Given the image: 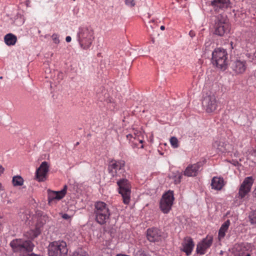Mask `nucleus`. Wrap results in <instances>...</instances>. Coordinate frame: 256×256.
<instances>
[{
  "mask_svg": "<svg viewBox=\"0 0 256 256\" xmlns=\"http://www.w3.org/2000/svg\"><path fill=\"white\" fill-rule=\"evenodd\" d=\"M94 214L96 222L100 224H106L110 216L108 205L100 201L95 203Z\"/></svg>",
  "mask_w": 256,
  "mask_h": 256,
  "instance_id": "1",
  "label": "nucleus"
},
{
  "mask_svg": "<svg viewBox=\"0 0 256 256\" xmlns=\"http://www.w3.org/2000/svg\"><path fill=\"white\" fill-rule=\"evenodd\" d=\"M78 41L82 48L88 50L94 40V32L91 28L84 27L80 28L78 34Z\"/></svg>",
  "mask_w": 256,
  "mask_h": 256,
  "instance_id": "2",
  "label": "nucleus"
},
{
  "mask_svg": "<svg viewBox=\"0 0 256 256\" xmlns=\"http://www.w3.org/2000/svg\"><path fill=\"white\" fill-rule=\"evenodd\" d=\"M125 162L123 160H112L108 168L109 174L112 176V182H114L125 172Z\"/></svg>",
  "mask_w": 256,
  "mask_h": 256,
  "instance_id": "3",
  "label": "nucleus"
},
{
  "mask_svg": "<svg viewBox=\"0 0 256 256\" xmlns=\"http://www.w3.org/2000/svg\"><path fill=\"white\" fill-rule=\"evenodd\" d=\"M48 256H66L68 248L66 243L62 241H54L48 246Z\"/></svg>",
  "mask_w": 256,
  "mask_h": 256,
  "instance_id": "4",
  "label": "nucleus"
},
{
  "mask_svg": "<svg viewBox=\"0 0 256 256\" xmlns=\"http://www.w3.org/2000/svg\"><path fill=\"white\" fill-rule=\"evenodd\" d=\"M116 180L118 193L122 198L123 202L128 204L130 200L131 185L128 180L126 178L117 179Z\"/></svg>",
  "mask_w": 256,
  "mask_h": 256,
  "instance_id": "5",
  "label": "nucleus"
},
{
  "mask_svg": "<svg viewBox=\"0 0 256 256\" xmlns=\"http://www.w3.org/2000/svg\"><path fill=\"white\" fill-rule=\"evenodd\" d=\"M13 251L15 252H30L33 250L34 244L30 240L16 239L10 243Z\"/></svg>",
  "mask_w": 256,
  "mask_h": 256,
  "instance_id": "6",
  "label": "nucleus"
},
{
  "mask_svg": "<svg viewBox=\"0 0 256 256\" xmlns=\"http://www.w3.org/2000/svg\"><path fill=\"white\" fill-rule=\"evenodd\" d=\"M228 54L223 48H217L212 53V61L214 64L220 68H226L227 65Z\"/></svg>",
  "mask_w": 256,
  "mask_h": 256,
  "instance_id": "7",
  "label": "nucleus"
},
{
  "mask_svg": "<svg viewBox=\"0 0 256 256\" xmlns=\"http://www.w3.org/2000/svg\"><path fill=\"white\" fill-rule=\"evenodd\" d=\"M230 30V24L226 16H218L214 26V34L219 36H223Z\"/></svg>",
  "mask_w": 256,
  "mask_h": 256,
  "instance_id": "8",
  "label": "nucleus"
},
{
  "mask_svg": "<svg viewBox=\"0 0 256 256\" xmlns=\"http://www.w3.org/2000/svg\"><path fill=\"white\" fill-rule=\"evenodd\" d=\"M174 200L173 191L169 190L164 194L161 198L160 204V210L164 214H168L172 208Z\"/></svg>",
  "mask_w": 256,
  "mask_h": 256,
  "instance_id": "9",
  "label": "nucleus"
},
{
  "mask_svg": "<svg viewBox=\"0 0 256 256\" xmlns=\"http://www.w3.org/2000/svg\"><path fill=\"white\" fill-rule=\"evenodd\" d=\"M212 147L218 153H230L233 150L232 145L230 144L224 138L216 140L212 143Z\"/></svg>",
  "mask_w": 256,
  "mask_h": 256,
  "instance_id": "10",
  "label": "nucleus"
},
{
  "mask_svg": "<svg viewBox=\"0 0 256 256\" xmlns=\"http://www.w3.org/2000/svg\"><path fill=\"white\" fill-rule=\"evenodd\" d=\"M202 106L207 113H212L218 108V103L214 94L205 96L203 100Z\"/></svg>",
  "mask_w": 256,
  "mask_h": 256,
  "instance_id": "11",
  "label": "nucleus"
},
{
  "mask_svg": "<svg viewBox=\"0 0 256 256\" xmlns=\"http://www.w3.org/2000/svg\"><path fill=\"white\" fill-rule=\"evenodd\" d=\"M254 183V179L252 176H248L244 178L241 184L238 192V198H244L250 192Z\"/></svg>",
  "mask_w": 256,
  "mask_h": 256,
  "instance_id": "12",
  "label": "nucleus"
},
{
  "mask_svg": "<svg viewBox=\"0 0 256 256\" xmlns=\"http://www.w3.org/2000/svg\"><path fill=\"white\" fill-rule=\"evenodd\" d=\"M213 242V238L212 236H207L200 242L198 243L196 246V252L200 255L206 254L208 249L212 246Z\"/></svg>",
  "mask_w": 256,
  "mask_h": 256,
  "instance_id": "13",
  "label": "nucleus"
},
{
  "mask_svg": "<svg viewBox=\"0 0 256 256\" xmlns=\"http://www.w3.org/2000/svg\"><path fill=\"white\" fill-rule=\"evenodd\" d=\"M67 188V186L64 185L63 189L60 191L48 190V203L50 204L54 200H59L64 198L66 193Z\"/></svg>",
  "mask_w": 256,
  "mask_h": 256,
  "instance_id": "14",
  "label": "nucleus"
},
{
  "mask_svg": "<svg viewBox=\"0 0 256 256\" xmlns=\"http://www.w3.org/2000/svg\"><path fill=\"white\" fill-rule=\"evenodd\" d=\"M246 62L244 60L236 59L232 64V68L236 74H243L246 71Z\"/></svg>",
  "mask_w": 256,
  "mask_h": 256,
  "instance_id": "15",
  "label": "nucleus"
},
{
  "mask_svg": "<svg viewBox=\"0 0 256 256\" xmlns=\"http://www.w3.org/2000/svg\"><path fill=\"white\" fill-rule=\"evenodd\" d=\"M194 246V244L192 239L190 237L187 236L184 238L180 250L187 256H190L192 254Z\"/></svg>",
  "mask_w": 256,
  "mask_h": 256,
  "instance_id": "16",
  "label": "nucleus"
},
{
  "mask_svg": "<svg viewBox=\"0 0 256 256\" xmlns=\"http://www.w3.org/2000/svg\"><path fill=\"white\" fill-rule=\"evenodd\" d=\"M48 171V166L46 162H43L36 171V177L39 182H44Z\"/></svg>",
  "mask_w": 256,
  "mask_h": 256,
  "instance_id": "17",
  "label": "nucleus"
},
{
  "mask_svg": "<svg viewBox=\"0 0 256 256\" xmlns=\"http://www.w3.org/2000/svg\"><path fill=\"white\" fill-rule=\"evenodd\" d=\"M202 166V164L200 162L190 164L186 168L184 174L189 177L195 176L198 174V172Z\"/></svg>",
  "mask_w": 256,
  "mask_h": 256,
  "instance_id": "18",
  "label": "nucleus"
},
{
  "mask_svg": "<svg viewBox=\"0 0 256 256\" xmlns=\"http://www.w3.org/2000/svg\"><path fill=\"white\" fill-rule=\"evenodd\" d=\"M230 4L229 0H214L211 2V5L214 11L219 12L220 10H224Z\"/></svg>",
  "mask_w": 256,
  "mask_h": 256,
  "instance_id": "19",
  "label": "nucleus"
},
{
  "mask_svg": "<svg viewBox=\"0 0 256 256\" xmlns=\"http://www.w3.org/2000/svg\"><path fill=\"white\" fill-rule=\"evenodd\" d=\"M146 236L150 242L159 241L161 238V232L156 228H149L147 230Z\"/></svg>",
  "mask_w": 256,
  "mask_h": 256,
  "instance_id": "20",
  "label": "nucleus"
},
{
  "mask_svg": "<svg viewBox=\"0 0 256 256\" xmlns=\"http://www.w3.org/2000/svg\"><path fill=\"white\" fill-rule=\"evenodd\" d=\"M224 186V180L222 178L214 176L212 180L211 186L212 189L220 190Z\"/></svg>",
  "mask_w": 256,
  "mask_h": 256,
  "instance_id": "21",
  "label": "nucleus"
},
{
  "mask_svg": "<svg viewBox=\"0 0 256 256\" xmlns=\"http://www.w3.org/2000/svg\"><path fill=\"white\" fill-rule=\"evenodd\" d=\"M230 220H228L222 225L218 231L219 240H221L226 235V232H227L228 227L230 225Z\"/></svg>",
  "mask_w": 256,
  "mask_h": 256,
  "instance_id": "22",
  "label": "nucleus"
},
{
  "mask_svg": "<svg viewBox=\"0 0 256 256\" xmlns=\"http://www.w3.org/2000/svg\"><path fill=\"white\" fill-rule=\"evenodd\" d=\"M4 40L6 45L14 46L16 42L17 38L15 35L10 33L4 36Z\"/></svg>",
  "mask_w": 256,
  "mask_h": 256,
  "instance_id": "23",
  "label": "nucleus"
},
{
  "mask_svg": "<svg viewBox=\"0 0 256 256\" xmlns=\"http://www.w3.org/2000/svg\"><path fill=\"white\" fill-rule=\"evenodd\" d=\"M40 233L38 228H35L34 230H30L24 234V236L30 240H34L36 238Z\"/></svg>",
  "mask_w": 256,
  "mask_h": 256,
  "instance_id": "24",
  "label": "nucleus"
},
{
  "mask_svg": "<svg viewBox=\"0 0 256 256\" xmlns=\"http://www.w3.org/2000/svg\"><path fill=\"white\" fill-rule=\"evenodd\" d=\"M182 177V173L178 171H176V172H173L170 176V178L174 180L175 184L180 183Z\"/></svg>",
  "mask_w": 256,
  "mask_h": 256,
  "instance_id": "25",
  "label": "nucleus"
},
{
  "mask_svg": "<svg viewBox=\"0 0 256 256\" xmlns=\"http://www.w3.org/2000/svg\"><path fill=\"white\" fill-rule=\"evenodd\" d=\"M24 179L21 176H16L12 178V182L14 186H22L24 184Z\"/></svg>",
  "mask_w": 256,
  "mask_h": 256,
  "instance_id": "26",
  "label": "nucleus"
},
{
  "mask_svg": "<svg viewBox=\"0 0 256 256\" xmlns=\"http://www.w3.org/2000/svg\"><path fill=\"white\" fill-rule=\"evenodd\" d=\"M105 100L108 104V107L110 110H114L117 108L116 102L112 98H107Z\"/></svg>",
  "mask_w": 256,
  "mask_h": 256,
  "instance_id": "27",
  "label": "nucleus"
},
{
  "mask_svg": "<svg viewBox=\"0 0 256 256\" xmlns=\"http://www.w3.org/2000/svg\"><path fill=\"white\" fill-rule=\"evenodd\" d=\"M143 140H138L134 138V140L132 142V146L133 148H143L144 146L142 144Z\"/></svg>",
  "mask_w": 256,
  "mask_h": 256,
  "instance_id": "28",
  "label": "nucleus"
},
{
  "mask_svg": "<svg viewBox=\"0 0 256 256\" xmlns=\"http://www.w3.org/2000/svg\"><path fill=\"white\" fill-rule=\"evenodd\" d=\"M249 218L252 224H256V210L251 212L249 216Z\"/></svg>",
  "mask_w": 256,
  "mask_h": 256,
  "instance_id": "29",
  "label": "nucleus"
},
{
  "mask_svg": "<svg viewBox=\"0 0 256 256\" xmlns=\"http://www.w3.org/2000/svg\"><path fill=\"white\" fill-rule=\"evenodd\" d=\"M170 143L174 148H177L178 147V142L176 138L173 136L170 139Z\"/></svg>",
  "mask_w": 256,
  "mask_h": 256,
  "instance_id": "30",
  "label": "nucleus"
},
{
  "mask_svg": "<svg viewBox=\"0 0 256 256\" xmlns=\"http://www.w3.org/2000/svg\"><path fill=\"white\" fill-rule=\"evenodd\" d=\"M71 256H88L86 252L83 251L82 250H80L74 252Z\"/></svg>",
  "mask_w": 256,
  "mask_h": 256,
  "instance_id": "31",
  "label": "nucleus"
},
{
  "mask_svg": "<svg viewBox=\"0 0 256 256\" xmlns=\"http://www.w3.org/2000/svg\"><path fill=\"white\" fill-rule=\"evenodd\" d=\"M52 38L54 43L58 44L60 42L59 36L58 34H53L52 36Z\"/></svg>",
  "mask_w": 256,
  "mask_h": 256,
  "instance_id": "32",
  "label": "nucleus"
},
{
  "mask_svg": "<svg viewBox=\"0 0 256 256\" xmlns=\"http://www.w3.org/2000/svg\"><path fill=\"white\" fill-rule=\"evenodd\" d=\"M125 4L131 7L134 6L136 4L134 0H125Z\"/></svg>",
  "mask_w": 256,
  "mask_h": 256,
  "instance_id": "33",
  "label": "nucleus"
},
{
  "mask_svg": "<svg viewBox=\"0 0 256 256\" xmlns=\"http://www.w3.org/2000/svg\"><path fill=\"white\" fill-rule=\"evenodd\" d=\"M135 256H150V254L144 252L143 251L139 250L138 251Z\"/></svg>",
  "mask_w": 256,
  "mask_h": 256,
  "instance_id": "34",
  "label": "nucleus"
},
{
  "mask_svg": "<svg viewBox=\"0 0 256 256\" xmlns=\"http://www.w3.org/2000/svg\"><path fill=\"white\" fill-rule=\"evenodd\" d=\"M62 217L64 220H70L72 216L68 214H62Z\"/></svg>",
  "mask_w": 256,
  "mask_h": 256,
  "instance_id": "35",
  "label": "nucleus"
},
{
  "mask_svg": "<svg viewBox=\"0 0 256 256\" xmlns=\"http://www.w3.org/2000/svg\"><path fill=\"white\" fill-rule=\"evenodd\" d=\"M212 44L210 42H207L205 44V50H208V48H207L208 47L210 46V45Z\"/></svg>",
  "mask_w": 256,
  "mask_h": 256,
  "instance_id": "36",
  "label": "nucleus"
},
{
  "mask_svg": "<svg viewBox=\"0 0 256 256\" xmlns=\"http://www.w3.org/2000/svg\"><path fill=\"white\" fill-rule=\"evenodd\" d=\"M24 256H40V254H35L34 253H31L24 255Z\"/></svg>",
  "mask_w": 256,
  "mask_h": 256,
  "instance_id": "37",
  "label": "nucleus"
},
{
  "mask_svg": "<svg viewBox=\"0 0 256 256\" xmlns=\"http://www.w3.org/2000/svg\"><path fill=\"white\" fill-rule=\"evenodd\" d=\"M72 40V38L70 36H67L66 38V40L68 42H70Z\"/></svg>",
  "mask_w": 256,
  "mask_h": 256,
  "instance_id": "38",
  "label": "nucleus"
},
{
  "mask_svg": "<svg viewBox=\"0 0 256 256\" xmlns=\"http://www.w3.org/2000/svg\"><path fill=\"white\" fill-rule=\"evenodd\" d=\"M126 137L130 140H132V138H133V136L131 134H128L126 136Z\"/></svg>",
  "mask_w": 256,
  "mask_h": 256,
  "instance_id": "39",
  "label": "nucleus"
},
{
  "mask_svg": "<svg viewBox=\"0 0 256 256\" xmlns=\"http://www.w3.org/2000/svg\"><path fill=\"white\" fill-rule=\"evenodd\" d=\"M189 34L190 36L191 37H193L195 35L194 32L193 31H192V30H190V32Z\"/></svg>",
  "mask_w": 256,
  "mask_h": 256,
  "instance_id": "40",
  "label": "nucleus"
},
{
  "mask_svg": "<svg viewBox=\"0 0 256 256\" xmlns=\"http://www.w3.org/2000/svg\"><path fill=\"white\" fill-rule=\"evenodd\" d=\"M252 194H253L254 196L256 198V186L252 192Z\"/></svg>",
  "mask_w": 256,
  "mask_h": 256,
  "instance_id": "41",
  "label": "nucleus"
},
{
  "mask_svg": "<svg viewBox=\"0 0 256 256\" xmlns=\"http://www.w3.org/2000/svg\"><path fill=\"white\" fill-rule=\"evenodd\" d=\"M4 172V168L2 167V166L0 165V174L3 173Z\"/></svg>",
  "mask_w": 256,
  "mask_h": 256,
  "instance_id": "42",
  "label": "nucleus"
},
{
  "mask_svg": "<svg viewBox=\"0 0 256 256\" xmlns=\"http://www.w3.org/2000/svg\"><path fill=\"white\" fill-rule=\"evenodd\" d=\"M160 30H164L165 29V27L164 26H162L160 28Z\"/></svg>",
  "mask_w": 256,
  "mask_h": 256,
  "instance_id": "43",
  "label": "nucleus"
},
{
  "mask_svg": "<svg viewBox=\"0 0 256 256\" xmlns=\"http://www.w3.org/2000/svg\"><path fill=\"white\" fill-rule=\"evenodd\" d=\"M2 187V184H1V183H0V190H1Z\"/></svg>",
  "mask_w": 256,
  "mask_h": 256,
  "instance_id": "44",
  "label": "nucleus"
},
{
  "mask_svg": "<svg viewBox=\"0 0 256 256\" xmlns=\"http://www.w3.org/2000/svg\"><path fill=\"white\" fill-rule=\"evenodd\" d=\"M78 144H79V142H77L76 143V146H78Z\"/></svg>",
  "mask_w": 256,
  "mask_h": 256,
  "instance_id": "45",
  "label": "nucleus"
},
{
  "mask_svg": "<svg viewBox=\"0 0 256 256\" xmlns=\"http://www.w3.org/2000/svg\"><path fill=\"white\" fill-rule=\"evenodd\" d=\"M246 256H250V254H248Z\"/></svg>",
  "mask_w": 256,
  "mask_h": 256,
  "instance_id": "46",
  "label": "nucleus"
}]
</instances>
